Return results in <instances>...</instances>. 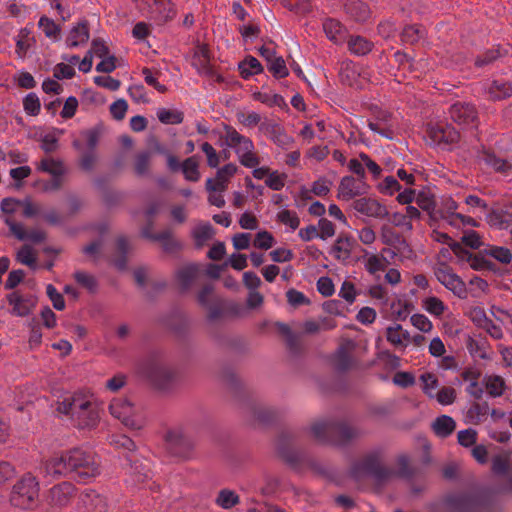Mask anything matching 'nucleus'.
I'll return each mask as SVG.
<instances>
[{
	"label": "nucleus",
	"mask_w": 512,
	"mask_h": 512,
	"mask_svg": "<svg viewBox=\"0 0 512 512\" xmlns=\"http://www.w3.org/2000/svg\"><path fill=\"white\" fill-rule=\"evenodd\" d=\"M41 470L45 476L54 479L68 477L78 483H87L100 475V464L94 453L72 448L45 460Z\"/></svg>",
	"instance_id": "nucleus-1"
},
{
	"label": "nucleus",
	"mask_w": 512,
	"mask_h": 512,
	"mask_svg": "<svg viewBox=\"0 0 512 512\" xmlns=\"http://www.w3.org/2000/svg\"><path fill=\"white\" fill-rule=\"evenodd\" d=\"M397 464L398 471L395 472L382 464L378 453H370L352 464L350 476L356 480L361 479L363 476H371L379 483L387 481L395 474L405 479H412L415 476V469L410 466L407 456H400Z\"/></svg>",
	"instance_id": "nucleus-2"
},
{
	"label": "nucleus",
	"mask_w": 512,
	"mask_h": 512,
	"mask_svg": "<svg viewBox=\"0 0 512 512\" xmlns=\"http://www.w3.org/2000/svg\"><path fill=\"white\" fill-rule=\"evenodd\" d=\"M315 440L322 444L344 446L361 436V431L344 421L326 420L311 426Z\"/></svg>",
	"instance_id": "nucleus-3"
},
{
	"label": "nucleus",
	"mask_w": 512,
	"mask_h": 512,
	"mask_svg": "<svg viewBox=\"0 0 512 512\" xmlns=\"http://www.w3.org/2000/svg\"><path fill=\"white\" fill-rule=\"evenodd\" d=\"M139 371L159 390L171 389L177 381V372L168 366L158 351L149 352L139 363Z\"/></svg>",
	"instance_id": "nucleus-4"
},
{
	"label": "nucleus",
	"mask_w": 512,
	"mask_h": 512,
	"mask_svg": "<svg viewBox=\"0 0 512 512\" xmlns=\"http://www.w3.org/2000/svg\"><path fill=\"white\" fill-rule=\"evenodd\" d=\"M483 506L480 496L471 493L448 494L442 499L431 502L430 512H478Z\"/></svg>",
	"instance_id": "nucleus-5"
},
{
	"label": "nucleus",
	"mask_w": 512,
	"mask_h": 512,
	"mask_svg": "<svg viewBox=\"0 0 512 512\" xmlns=\"http://www.w3.org/2000/svg\"><path fill=\"white\" fill-rule=\"evenodd\" d=\"M39 482L30 472L25 473L12 487L9 501L21 509L32 508L39 496Z\"/></svg>",
	"instance_id": "nucleus-6"
},
{
	"label": "nucleus",
	"mask_w": 512,
	"mask_h": 512,
	"mask_svg": "<svg viewBox=\"0 0 512 512\" xmlns=\"http://www.w3.org/2000/svg\"><path fill=\"white\" fill-rule=\"evenodd\" d=\"M295 435L291 431H282L276 441L279 457L290 467L296 469L304 462V455L294 447Z\"/></svg>",
	"instance_id": "nucleus-7"
},
{
	"label": "nucleus",
	"mask_w": 512,
	"mask_h": 512,
	"mask_svg": "<svg viewBox=\"0 0 512 512\" xmlns=\"http://www.w3.org/2000/svg\"><path fill=\"white\" fill-rule=\"evenodd\" d=\"M434 274L437 280L448 290L452 291L454 295L461 299L467 297L465 282L453 272V269L447 263H439L438 267L434 269Z\"/></svg>",
	"instance_id": "nucleus-8"
},
{
	"label": "nucleus",
	"mask_w": 512,
	"mask_h": 512,
	"mask_svg": "<svg viewBox=\"0 0 512 512\" xmlns=\"http://www.w3.org/2000/svg\"><path fill=\"white\" fill-rule=\"evenodd\" d=\"M166 441L169 451L181 458H189L195 447L194 439L182 431H169Z\"/></svg>",
	"instance_id": "nucleus-9"
},
{
	"label": "nucleus",
	"mask_w": 512,
	"mask_h": 512,
	"mask_svg": "<svg viewBox=\"0 0 512 512\" xmlns=\"http://www.w3.org/2000/svg\"><path fill=\"white\" fill-rule=\"evenodd\" d=\"M428 136L433 143L437 145H450L457 143L460 139V133L448 123H437L427 129Z\"/></svg>",
	"instance_id": "nucleus-10"
},
{
	"label": "nucleus",
	"mask_w": 512,
	"mask_h": 512,
	"mask_svg": "<svg viewBox=\"0 0 512 512\" xmlns=\"http://www.w3.org/2000/svg\"><path fill=\"white\" fill-rule=\"evenodd\" d=\"M79 512H108V502L106 497L95 490H85L79 496Z\"/></svg>",
	"instance_id": "nucleus-11"
},
{
	"label": "nucleus",
	"mask_w": 512,
	"mask_h": 512,
	"mask_svg": "<svg viewBox=\"0 0 512 512\" xmlns=\"http://www.w3.org/2000/svg\"><path fill=\"white\" fill-rule=\"evenodd\" d=\"M76 493V487L73 483L64 481L54 485L48 494V503L56 507L67 506Z\"/></svg>",
	"instance_id": "nucleus-12"
},
{
	"label": "nucleus",
	"mask_w": 512,
	"mask_h": 512,
	"mask_svg": "<svg viewBox=\"0 0 512 512\" xmlns=\"http://www.w3.org/2000/svg\"><path fill=\"white\" fill-rule=\"evenodd\" d=\"M86 405H81V409L74 414L73 423L79 429H91L97 426L99 414L95 404L85 400Z\"/></svg>",
	"instance_id": "nucleus-13"
},
{
	"label": "nucleus",
	"mask_w": 512,
	"mask_h": 512,
	"mask_svg": "<svg viewBox=\"0 0 512 512\" xmlns=\"http://www.w3.org/2000/svg\"><path fill=\"white\" fill-rule=\"evenodd\" d=\"M362 180L357 181L353 176L343 177L338 188V198L350 200L367 193L369 186Z\"/></svg>",
	"instance_id": "nucleus-14"
},
{
	"label": "nucleus",
	"mask_w": 512,
	"mask_h": 512,
	"mask_svg": "<svg viewBox=\"0 0 512 512\" xmlns=\"http://www.w3.org/2000/svg\"><path fill=\"white\" fill-rule=\"evenodd\" d=\"M259 130L268 135L276 145L283 149H288L294 142L293 138L277 123L262 122L259 126Z\"/></svg>",
	"instance_id": "nucleus-15"
},
{
	"label": "nucleus",
	"mask_w": 512,
	"mask_h": 512,
	"mask_svg": "<svg viewBox=\"0 0 512 512\" xmlns=\"http://www.w3.org/2000/svg\"><path fill=\"white\" fill-rule=\"evenodd\" d=\"M353 208L368 217L385 218L389 215L387 208L372 198H360L353 202Z\"/></svg>",
	"instance_id": "nucleus-16"
},
{
	"label": "nucleus",
	"mask_w": 512,
	"mask_h": 512,
	"mask_svg": "<svg viewBox=\"0 0 512 512\" xmlns=\"http://www.w3.org/2000/svg\"><path fill=\"white\" fill-rule=\"evenodd\" d=\"M451 119L459 125H469L478 119L477 111L472 104L455 103L449 110Z\"/></svg>",
	"instance_id": "nucleus-17"
},
{
	"label": "nucleus",
	"mask_w": 512,
	"mask_h": 512,
	"mask_svg": "<svg viewBox=\"0 0 512 512\" xmlns=\"http://www.w3.org/2000/svg\"><path fill=\"white\" fill-rule=\"evenodd\" d=\"M112 416L119 419L125 426L136 429L134 420L131 418L133 406L127 399H114L109 405Z\"/></svg>",
	"instance_id": "nucleus-18"
},
{
	"label": "nucleus",
	"mask_w": 512,
	"mask_h": 512,
	"mask_svg": "<svg viewBox=\"0 0 512 512\" xmlns=\"http://www.w3.org/2000/svg\"><path fill=\"white\" fill-rule=\"evenodd\" d=\"M353 347V342L349 340L347 344L340 345L333 354L332 365L338 373H345L353 367L354 359L349 353Z\"/></svg>",
	"instance_id": "nucleus-19"
},
{
	"label": "nucleus",
	"mask_w": 512,
	"mask_h": 512,
	"mask_svg": "<svg viewBox=\"0 0 512 512\" xmlns=\"http://www.w3.org/2000/svg\"><path fill=\"white\" fill-rule=\"evenodd\" d=\"M5 223L8 225L10 232L20 241L30 240L38 244L46 239L45 232L39 230H31L28 232L21 223H17L10 218H7Z\"/></svg>",
	"instance_id": "nucleus-20"
},
{
	"label": "nucleus",
	"mask_w": 512,
	"mask_h": 512,
	"mask_svg": "<svg viewBox=\"0 0 512 512\" xmlns=\"http://www.w3.org/2000/svg\"><path fill=\"white\" fill-rule=\"evenodd\" d=\"M343 8L348 17L355 22L363 23L370 18V8L361 0H343Z\"/></svg>",
	"instance_id": "nucleus-21"
},
{
	"label": "nucleus",
	"mask_w": 512,
	"mask_h": 512,
	"mask_svg": "<svg viewBox=\"0 0 512 512\" xmlns=\"http://www.w3.org/2000/svg\"><path fill=\"white\" fill-rule=\"evenodd\" d=\"M7 301L13 306L12 312L17 316H27L36 304V298L33 296H22L18 292H12L7 295Z\"/></svg>",
	"instance_id": "nucleus-22"
},
{
	"label": "nucleus",
	"mask_w": 512,
	"mask_h": 512,
	"mask_svg": "<svg viewBox=\"0 0 512 512\" xmlns=\"http://www.w3.org/2000/svg\"><path fill=\"white\" fill-rule=\"evenodd\" d=\"M131 247L128 239L125 236H119L115 242V254L112 263L119 271H124L127 268V254Z\"/></svg>",
	"instance_id": "nucleus-23"
},
{
	"label": "nucleus",
	"mask_w": 512,
	"mask_h": 512,
	"mask_svg": "<svg viewBox=\"0 0 512 512\" xmlns=\"http://www.w3.org/2000/svg\"><path fill=\"white\" fill-rule=\"evenodd\" d=\"M39 170L49 173L53 176V186L52 188H61L62 186V175L64 174L63 165L60 161L54 160L52 158L42 159L39 167Z\"/></svg>",
	"instance_id": "nucleus-24"
},
{
	"label": "nucleus",
	"mask_w": 512,
	"mask_h": 512,
	"mask_svg": "<svg viewBox=\"0 0 512 512\" xmlns=\"http://www.w3.org/2000/svg\"><path fill=\"white\" fill-rule=\"evenodd\" d=\"M200 273V266L196 263H190L182 268H180L176 273V278L180 284V289L182 292L187 291L193 281L198 277Z\"/></svg>",
	"instance_id": "nucleus-25"
},
{
	"label": "nucleus",
	"mask_w": 512,
	"mask_h": 512,
	"mask_svg": "<svg viewBox=\"0 0 512 512\" xmlns=\"http://www.w3.org/2000/svg\"><path fill=\"white\" fill-rule=\"evenodd\" d=\"M326 36L335 44L343 43L347 37L345 27L336 19L328 18L323 23Z\"/></svg>",
	"instance_id": "nucleus-26"
},
{
	"label": "nucleus",
	"mask_w": 512,
	"mask_h": 512,
	"mask_svg": "<svg viewBox=\"0 0 512 512\" xmlns=\"http://www.w3.org/2000/svg\"><path fill=\"white\" fill-rule=\"evenodd\" d=\"M89 40V22L84 19L73 27L66 39L68 47H77Z\"/></svg>",
	"instance_id": "nucleus-27"
},
{
	"label": "nucleus",
	"mask_w": 512,
	"mask_h": 512,
	"mask_svg": "<svg viewBox=\"0 0 512 512\" xmlns=\"http://www.w3.org/2000/svg\"><path fill=\"white\" fill-rule=\"evenodd\" d=\"M382 241L384 244L394 247L399 252H404L405 250L411 251L406 239L387 226L382 227Z\"/></svg>",
	"instance_id": "nucleus-28"
},
{
	"label": "nucleus",
	"mask_w": 512,
	"mask_h": 512,
	"mask_svg": "<svg viewBox=\"0 0 512 512\" xmlns=\"http://www.w3.org/2000/svg\"><path fill=\"white\" fill-rule=\"evenodd\" d=\"M249 411L254 420L262 425L271 424L276 421L278 417L277 412L273 408L260 404L250 405Z\"/></svg>",
	"instance_id": "nucleus-29"
},
{
	"label": "nucleus",
	"mask_w": 512,
	"mask_h": 512,
	"mask_svg": "<svg viewBox=\"0 0 512 512\" xmlns=\"http://www.w3.org/2000/svg\"><path fill=\"white\" fill-rule=\"evenodd\" d=\"M455 428V420L448 415H441L432 423L433 432L440 438H447L454 432Z\"/></svg>",
	"instance_id": "nucleus-30"
},
{
	"label": "nucleus",
	"mask_w": 512,
	"mask_h": 512,
	"mask_svg": "<svg viewBox=\"0 0 512 512\" xmlns=\"http://www.w3.org/2000/svg\"><path fill=\"white\" fill-rule=\"evenodd\" d=\"M238 70L243 79H248L252 75L262 73L264 69L257 58L249 55L238 64Z\"/></svg>",
	"instance_id": "nucleus-31"
},
{
	"label": "nucleus",
	"mask_w": 512,
	"mask_h": 512,
	"mask_svg": "<svg viewBox=\"0 0 512 512\" xmlns=\"http://www.w3.org/2000/svg\"><path fill=\"white\" fill-rule=\"evenodd\" d=\"M81 405H86L85 399L78 396H69L58 403L57 410L65 415H69L73 421L74 414L81 409Z\"/></svg>",
	"instance_id": "nucleus-32"
},
{
	"label": "nucleus",
	"mask_w": 512,
	"mask_h": 512,
	"mask_svg": "<svg viewBox=\"0 0 512 512\" xmlns=\"http://www.w3.org/2000/svg\"><path fill=\"white\" fill-rule=\"evenodd\" d=\"M354 244L355 240L351 236L347 234H340L332 246V251L336 253L335 257L337 259L341 258V253H344L343 259H347L350 257Z\"/></svg>",
	"instance_id": "nucleus-33"
},
{
	"label": "nucleus",
	"mask_w": 512,
	"mask_h": 512,
	"mask_svg": "<svg viewBox=\"0 0 512 512\" xmlns=\"http://www.w3.org/2000/svg\"><path fill=\"white\" fill-rule=\"evenodd\" d=\"M221 381L233 392L238 393L243 388V383L230 367H223L219 372Z\"/></svg>",
	"instance_id": "nucleus-34"
},
{
	"label": "nucleus",
	"mask_w": 512,
	"mask_h": 512,
	"mask_svg": "<svg viewBox=\"0 0 512 512\" xmlns=\"http://www.w3.org/2000/svg\"><path fill=\"white\" fill-rule=\"evenodd\" d=\"M214 234L215 230L210 223H205L196 227L192 232V236L195 241V247L197 249L202 248L208 240L213 238Z\"/></svg>",
	"instance_id": "nucleus-35"
},
{
	"label": "nucleus",
	"mask_w": 512,
	"mask_h": 512,
	"mask_svg": "<svg viewBox=\"0 0 512 512\" xmlns=\"http://www.w3.org/2000/svg\"><path fill=\"white\" fill-rule=\"evenodd\" d=\"M490 98L493 100H502L512 95V82L493 81L488 89Z\"/></svg>",
	"instance_id": "nucleus-36"
},
{
	"label": "nucleus",
	"mask_w": 512,
	"mask_h": 512,
	"mask_svg": "<svg viewBox=\"0 0 512 512\" xmlns=\"http://www.w3.org/2000/svg\"><path fill=\"white\" fill-rule=\"evenodd\" d=\"M130 461V474L133 477V481L136 483H143L150 476V470L142 461L139 459H128Z\"/></svg>",
	"instance_id": "nucleus-37"
},
{
	"label": "nucleus",
	"mask_w": 512,
	"mask_h": 512,
	"mask_svg": "<svg viewBox=\"0 0 512 512\" xmlns=\"http://www.w3.org/2000/svg\"><path fill=\"white\" fill-rule=\"evenodd\" d=\"M349 50L356 55H366L372 50L373 44L361 36H352L348 41Z\"/></svg>",
	"instance_id": "nucleus-38"
},
{
	"label": "nucleus",
	"mask_w": 512,
	"mask_h": 512,
	"mask_svg": "<svg viewBox=\"0 0 512 512\" xmlns=\"http://www.w3.org/2000/svg\"><path fill=\"white\" fill-rule=\"evenodd\" d=\"M157 117L163 124H181L184 120V114L182 111L173 109L160 108L157 111Z\"/></svg>",
	"instance_id": "nucleus-39"
},
{
	"label": "nucleus",
	"mask_w": 512,
	"mask_h": 512,
	"mask_svg": "<svg viewBox=\"0 0 512 512\" xmlns=\"http://www.w3.org/2000/svg\"><path fill=\"white\" fill-rule=\"evenodd\" d=\"M425 35V29L419 25H406L401 33L405 43L415 44Z\"/></svg>",
	"instance_id": "nucleus-40"
},
{
	"label": "nucleus",
	"mask_w": 512,
	"mask_h": 512,
	"mask_svg": "<svg viewBox=\"0 0 512 512\" xmlns=\"http://www.w3.org/2000/svg\"><path fill=\"white\" fill-rule=\"evenodd\" d=\"M182 172L187 181L197 182L200 179V172L198 170V161L194 156L188 157L182 163Z\"/></svg>",
	"instance_id": "nucleus-41"
},
{
	"label": "nucleus",
	"mask_w": 512,
	"mask_h": 512,
	"mask_svg": "<svg viewBox=\"0 0 512 512\" xmlns=\"http://www.w3.org/2000/svg\"><path fill=\"white\" fill-rule=\"evenodd\" d=\"M30 34L31 31L28 28H22L19 31L18 40L16 42V53L21 58L26 55L29 47L35 42Z\"/></svg>",
	"instance_id": "nucleus-42"
},
{
	"label": "nucleus",
	"mask_w": 512,
	"mask_h": 512,
	"mask_svg": "<svg viewBox=\"0 0 512 512\" xmlns=\"http://www.w3.org/2000/svg\"><path fill=\"white\" fill-rule=\"evenodd\" d=\"M39 27L43 30L46 37L59 40L61 27L47 16H42L38 22Z\"/></svg>",
	"instance_id": "nucleus-43"
},
{
	"label": "nucleus",
	"mask_w": 512,
	"mask_h": 512,
	"mask_svg": "<svg viewBox=\"0 0 512 512\" xmlns=\"http://www.w3.org/2000/svg\"><path fill=\"white\" fill-rule=\"evenodd\" d=\"M485 386L492 397H500L505 389V381L501 376L493 375L485 377Z\"/></svg>",
	"instance_id": "nucleus-44"
},
{
	"label": "nucleus",
	"mask_w": 512,
	"mask_h": 512,
	"mask_svg": "<svg viewBox=\"0 0 512 512\" xmlns=\"http://www.w3.org/2000/svg\"><path fill=\"white\" fill-rule=\"evenodd\" d=\"M216 503L224 509H230L239 503V496L232 490L222 489L218 493Z\"/></svg>",
	"instance_id": "nucleus-45"
},
{
	"label": "nucleus",
	"mask_w": 512,
	"mask_h": 512,
	"mask_svg": "<svg viewBox=\"0 0 512 512\" xmlns=\"http://www.w3.org/2000/svg\"><path fill=\"white\" fill-rule=\"evenodd\" d=\"M416 203L422 210L429 213V215L432 218H436L438 215L443 217L440 211H435V200L433 197L425 194V193H419L416 197Z\"/></svg>",
	"instance_id": "nucleus-46"
},
{
	"label": "nucleus",
	"mask_w": 512,
	"mask_h": 512,
	"mask_svg": "<svg viewBox=\"0 0 512 512\" xmlns=\"http://www.w3.org/2000/svg\"><path fill=\"white\" fill-rule=\"evenodd\" d=\"M75 281L89 292L94 293L98 288V282L93 275L83 271H76L73 275Z\"/></svg>",
	"instance_id": "nucleus-47"
},
{
	"label": "nucleus",
	"mask_w": 512,
	"mask_h": 512,
	"mask_svg": "<svg viewBox=\"0 0 512 512\" xmlns=\"http://www.w3.org/2000/svg\"><path fill=\"white\" fill-rule=\"evenodd\" d=\"M150 159H151L150 151H143L136 155L135 161H134V171H135L136 175L143 176L149 171Z\"/></svg>",
	"instance_id": "nucleus-48"
},
{
	"label": "nucleus",
	"mask_w": 512,
	"mask_h": 512,
	"mask_svg": "<svg viewBox=\"0 0 512 512\" xmlns=\"http://www.w3.org/2000/svg\"><path fill=\"white\" fill-rule=\"evenodd\" d=\"M267 68L269 72L272 73V75L275 78H284L288 76L289 71L286 67L285 61L282 57H274L268 64Z\"/></svg>",
	"instance_id": "nucleus-49"
},
{
	"label": "nucleus",
	"mask_w": 512,
	"mask_h": 512,
	"mask_svg": "<svg viewBox=\"0 0 512 512\" xmlns=\"http://www.w3.org/2000/svg\"><path fill=\"white\" fill-rule=\"evenodd\" d=\"M278 222L289 226L292 230H296L300 225V219L296 212L284 209L277 213Z\"/></svg>",
	"instance_id": "nucleus-50"
},
{
	"label": "nucleus",
	"mask_w": 512,
	"mask_h": 512,
	"mask_svg": "<svg viewBox=\"0 0 512 512\" xmlns=\"http://www.w3.org/2000/svg\"><path fill=\"white\" fill-rule=\"evenodd\" d=\"M17 261L29 266L32 269L36 268V257L33 253V249L29 245H23L17 253Z\"/></svg>",
	"instance_id": "nucleus-51"
},
{
	"label": "nucleus",
	"mask_w": 512,
	"mask_h": 512,
	"mask_svg": "<svg viewBox=\"0 0 512 512\" xmlns=\"http://www.w3.org/2000/svg\"><path fill=\"white\" fill-rule=\"evenodd\" d=\"M25 112L30 116H37L40 113L41 103L35 93H29L23 100Z\"/></svg>",
	"instance_id": "nucleus-52"
},
{
	"label": "nucleus",
	"mask_w": 512,
	"mask_h": 512,
	"mask_svg": "<svg viewBox=\"0 0 512 512\" xmlns=\"http://www.w3.org/2000/svg\"><path fill=\"white\" fill-rule=\"evenodd\" d=\"M484 161L498 172H506L511 168V165L505 159L497 157L494 153L485 152Z\"/></svg>",
	"instance_id": "nucleus-53"
},
{
	"label": "nucleus",
	"mask_w": 512,
	"mask_h": 512,
	"mask_svg": "<svg viewBox=\"0 0 512 512\" xmlns=\"http://www.w3.org/2000/svg\"><path fill=\"white\" fill-rule=\"evenodd\" d=\"M255 100L260 101L269 106H286L284 98L279 94L269 95L266 93L256 92L253 94Z\"/></svg>",
	"instance_id": "nucleus-54"
},
{
	"label": "nucleus",
	"mask_w": 512,
	"mask_h": 512,
	"mask_svg": "<svg viewBox=\"0 0 512 512\" xmlns=\"http://www.w3.org/2000/svg\"><path fill=\"white\" fill-rule=\"evenodd\" d=\"M274 242L273 235L264 230L256 234L253 244L256 248L267 250L273 246Z\"/></svg>",
	"instance_id": "nucleus-55"
},
{
	"label": "nucleus",
	"mask_w": 512,
	"mask_h": 512,
	"mask_svg": "<svg viewBox=\"0 0 512 512\" xmlns=\"http://www.w3.org/2000/svg\"><path fill=\"white\" fill-rule=\"evenodd\" d=\"M98 156L95 151H86L79 158V167L85 172H91L97 162Z\"/></svg>",
	"instance_id": "nucleus-56"
},
{
	"label": "nucleus",
	"mask_w": 512,
	"mask_h": 512,
	"mask_svg": "<svg viewBox=\"0 0 512 512\" xmlns=\"http://www.w3.org/2000/svg\"><path fill=\"white\" fill-rule=\"evenodd\" d=\"M461 244L471 248V249H479L483 242L481 240L480 234L475 230L466 231L465 234L461 238Z\"/></svg>",
	"instance_id": "nucleus-57"
},
{
	"label": "nucleus",
	"mask_w": 512,
	"mask_h": 512,
	"mask_svg": "<svg viewBox=\"0 0 512 512\" xmlns=\"http://www.w3.org/2000/svg\"><path fill=\"white\" fill-rule=\"evenodd\" d=\"M15 466L8 461H0V486L6 484L16 476Z\"/></svg>",
	"instance_id": "nucleus-58"
},
{
	"label": "nucleus",
	"mask_w": 512,
	"mask_h": 512,
	"mask_svg": "<svg viewBox=\"0 0 512 512\" xmlns=\"http://www.w3.org/2000/svg\"><path fill=\"white\" fill-rule=\"evenodd\" d=\"M46 293L49 299L51 300L53 307L56 310H64L65 309V300L62 294H60L57 289L52 285L48 284L46 287Z\"/></svg>",
	"instance_id": "nucleus-59"
},
{
	"label": "nucleus",
	"mask_w": 512,
	"mask_h": 512,
	"mask_svg": "<svg viewBox=\"0 0 512 512\" xmlns=\"http://www.w3.org/2000/svg\"><path fill=\"white\" fill-rule=\"evenodd\" d=\"M501 56L499 49H489L475 59L476 67H483L493 63Z\"/></svg>",
	"instance_id": "nucleus-60"
},
{
	"label": "nucleus",
	"mask_w": 512,
	"mask_h": 512,
	"mask_svg": "<svg viewBox=\"0 0 512 512\" xmlns=\"http://www.w3.org/2000/svg\"><path fill=\"white\" fill-rule=\"evenodd\" d=\"M286 178L285 173L279 174L277 171H273L269 173L266 185L272 190L279 191L285 186Z\"/></svg>",
	"instance_id": "nucleus-61"
},
{
	"label": "nucleus",
	"mask_w": 512,
	"mask_h": 512,
	"mask_svg": "<svg viewBox=\"0 0 512 512\" xmlns=\"http://www.w3.org/2000/svg\"><path fill=\"white\" fill-rule=\"evenodd\" d=\"M458 443L463 447H470L477 441V432L472 428L461 430L457 435Z\"/></svg>",
	"instance_id": "nucleus-62"
},
{
	"label": "nucleus",
	"mask_w": 512,
	"mask_h": 512,
	"mask_svg": "<svg viewBox=\"0 0 512 512\" xmlns=\"http://www.w3.org/2000/svg\"><path fill=\"white\" fill-rule=\"evenodd\" d=\"M286 297L288 303L295 307L310 304V300L302 292L293 288L286 292Z\"/></svg>",
	"instance_id": "nucleus-63"
},
{
	"label": "nucleus",
	"mask_w": 512,
	"mask_h": 512,
	"mask_svg": "<svg viewBox=\"0 0 512 512\" xmlns=\"http://www.w3.org/2000/svg\"><path fill=\"white\" fill-rule=\"evenodd\" d=\"M127 109V102L124 99H118L111 104L110 113L115 120L121 121L124 119Z\"/></svg>",
	"instance_id": "nucleus-64"
}]
</instances>
